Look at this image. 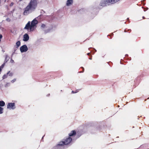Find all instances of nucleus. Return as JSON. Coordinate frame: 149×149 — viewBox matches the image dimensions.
<instances>
[{
  "mask_svg": "<svg viewBox=\"0 0 149 149\" xmlns=\"http://www.w3.org/2000/svg\"><path fill=\"white\" fill-rule=\"evenodd\" d=\"M7 75H9V76H12L13 75V73L12 72H9L7 73Z\"/></svg>",
  "mask_w": 149,
  "mask_h": 149,
  "instance_id": "14",
  "label": "nucleus"
},
{
  "mask_svg": "<svg viewBox=\"0 0 149 149\" xmlns=\"http://www.w3.org/2000/svg\"><path fill=\"white\" fill-rule=\"evenodd\" d=\"M20 45V42L19 41H17L16 43V47H18Z\"/></svg>",
  "mask_w": 149,
  "mask_h": 149,
  "instance_id": "12",
  "label": "nucleus"
},
{
  "mask_svg": "<svg viewBox=\"0 0 149 149\" xmlns=\"http://www.w3.org/2000/svg\"><path fill=\"white\" fill-rule=\"evenodd\" d=\"M89 54V53H88V54Z\"/></svg>",
  "mask_w": 149,
  "mask_h": 149,
  "instance_id": "24",
  "label": "nucleus"
},
{
  "mask_svg": "<svg viewBox=\"0 0 149 149\" xmlns=\"http://www.w3.org/2000/svg\"><path fill=\"white\" fill-rule=\"evenodd\" d=\"M78 92V91H76V92H74V91H72V93H75L77 92Z\"/></svg>",
  "mask_w": 149,
  "mask_h": 149,
  "instance_id": "20",
  "label": "nucleus"
},
{
  "mask_svg": "<svg viewBox=\"0 0 149 149\" xmlns=\"http://www.w3.org/2000/svg\"><path fill=\"white\" fill-rule=\"evenodd\" d=\"M71 141L72 139L69 137L67 139L65 140V141L60 142L59 143L58 145L62 146L64 145L68 144L71 142Z\"/></svg>",
  "mask_w": 149,
  "mask_h": 149,
  "instance_id": "4",
  "label": "nucleus"
},
{
  "mask_svg": "<svg viewBox=\"0 0 149 149\" xmlns=\"http://www.w3.org/2000/svg\"><path fill=\"white\" fill-rule=\"evenodd\" d=\"M1 68H0V72L1 71Z\"/></svg>",
  "mask_w": 149,
  "mask_h": 149,
  "instance_id": "22",
  "label": "nucleus"
},
{
  "mask_svg": "<svg viewBox=\"0 0 149 149\" xmlns=\"http://www.w3.org/2000/svg\"><path fill=\"white\" fill-rule=\"evenodd\" d=\"M2 37V36L1 35H0V42L1 41V39Z\"/></svg>",
  "mask_w": 149,
  "mask_h": 149,
  "instance_id": "17",
  "label": "nucleus"
},
{
  "mask_svg": "<svg viewBox=\"0 0 149 149\" xmlns=\"http://www.w3.org/2000/svg\"><path fill=\"white\" fill-rule=\"evenodd\" d=\"M7 77L6 75H4L3 77V78L4 79L6 78Z\"/></svg>",
  "mask_w": 149,
  "mask_h": 149,
  "instance_id": "18",
  "label": "nucleus"
},
{
  "mask_svg": "<svg viewBox=\"0 0 149 149\" xmlns=\"http://www.w3.org/2000/svg\"><path fill=\"white\" fill-rule=\"evenodd\" d=\"M45 25L44 24H42L41 25V27L43 28H44L45 27Z\"/></svg>",
  "mask_w": 149,
  "mask_h": 149,
  "instance_id": "15",
  "label": "nucleus"
},
{
  "mask_svg": "<svg viewBox=\"0 0 149 149\" xmlns=\"http://www.w3.org/2000/svg\"><path fill=\"white\" fill-rule=\"evenodd\" d=\"M38 23V21L35 19L31 22V25L30 22H29L26 25L24 29L27 30L29 29L30 31H33L36 28V25Z\"/></svg>",
  "mask_w": 149,
  "mask_h": 149,
  "instance_id": "1",
  "label": "nucleus"
},
{
  "mask_svg": "<svg viewBox=\"0 0 149 149\" xmlns=\"http://www.w3.org/2000/svg\"><path fill=\"white\" fill-rule=\"evenodd\" d=\"M16 81V79H14L13 80L11 81V82L13 83H14Z\"/></svg>",
  "mask_w": 149,
  "mask_h": 149,
  "instance_id": "16",
  "label": "nucleus"
},
{
  "mask_svg": "<svg viewBox=\"0 0 149 149\" xmlns=\"http://www.w3.org/2000/svg\"><path fill=\"white\" fill-rule=\"evenodd\" d=\"M3 108L1 107H0V114H1L3 113Z\"/></svg>",
  "mask_w": 149,
  "mask_h": 149,
  "instance_id": "13",
  "label": "nucleus"
},
{
  "mask_svg": "<svg viewBox=\"0 0 149 149\" xmlns=\"http://www.w3.org/2000/svg\"><path fill=\"white\" fill-rule=\"evenodd\" d=\"M9 19H7L6 20H7V21H9Z\"/></svg>",
  "mask_w": 149,
  "mask_h": 149,
  "instance_id": "21",
  "label": "nucleus"
},
{
  "mask_svg": "<svg viewBox=\"0 0 149 149\" xmlns=\"http://www.w3.org/2000/svg\"><path fill=\"white\" fill-rule=\"evenodd\" d=\"M7 108L10 109H15V103H8L7 106Z\"/></svg>",
  "mask_w": 149,
  "mask_h": 149,
  "instance_id": "6",
  "label": "nucleus"
},
{
  "mask_svg": "<svg viewBox=\"0 0 149 149\" xmlns=\"http://www.w3.org/2000/svg\"><path fill=\"white\" fill-rule=\"evenodd\" d=\"M143 19H144V17H143Z\"/></svg>",
  "mask_w": 149,
  "mask_h": 149,
  "instance_id": "23",
  "label": "nucleus"
},
{
  "mask_svg": "<svg viewBox=\"0 0 149 149\" xmlns=\"http://www.w3.org/2000/svg\"><path fill=\"white\" fill-rule=\"evenodd\" d=\"M73 2V0H68L67 2V5L68 6H70L72 4Z\"/></svg>",
  "mask_w": 149,
  "mask_h": 149,
  "instance_id": "9",
  "label": "nucleus"
},
{
  "mask_svg": "<svg viewBox=\"0 0 149 149\" xmlns=\"http://www.w3.org/2000/svg\"><path fill=\"white\" fill-rule=\"evenodd\" d=\"M37 5V0H31L27 6L32 10L34 11L36 9Z\"/></svg>",
  "mask_w": 149,
  "mask_h": 149,
  "instance_id": "3",
  "label": "nucleus"
},
{
  "mask_svg": "<svg viewBox=\"0 0 149 149\" xmlns=\"http://www.w3.org/2000/svg\"><path fill=\"white\" fill-rule=\"evenodd\" d=\"M3 66H4V65H3V64L2 65H1V68H1V69L2 68H3Z\"/></svg>",
  "mask_w": 149,
  "mask_h": 149,
  "instance_id": "19",
  "label": "nucleus"
},
{
  "mask_svg": "<svg viewBox=\"0 0 149 149\" xmlns=\"http://www.w3.org/2000/svg\"><path fill=\"white\" fill-rule=\"evenodd\" d=\"M33 10H31L29 8V6H27L25 8V10L24 12V15H27L30 12H31Z\"/></svg>",
  "mask_w": 149,
  "mask_h": 149,
  "instance_id": "5",
  "label": "nucleus"
},
{
  "mask_svg": "<svg viewBox=\"0 0 149 149\" xmlns=\"http://www.w3.org/2000/svg\"><path fill=\"white\" fill-rule=\"evenodd\" d=\"M28 49L27 46L25 45L22 46L20 48V50L21 52H26L28 50Z\"/></svg>",
  "mask_w": 149,
  "mask_h": 149,
  "instance_id": "7",
  "label": "nucleus"
},
{
  "mask_svg": "<svg viewBox=\"0 0 149 149\" xmlns=\"http://www.w3.org/2000/svg\"><path fill=\"white\" fill-rule=\"evenodd\" d=\"M118 1V0H102L100 5L102 6H104L114 3Z\"/></svg>",
  "mask_w": 149,
  "mask_h": 149,
  "instance_id": "2",
  "label": "nucleus"
},
{
  "mask_svg": "<svg viewBox=\"0 0 149 149\" xmlns=\"http://www.w3.org/2000/svg\"><path fill=\"white\" fill-rule=\"evenodd\" d=\"M76 134V132L75 131H72L69 134V136H71L74 135L75 134Z\"/></svg>",
  "mask_w": 149,
  "mask_h": 149,
  "instance_id": "10",
  "label": "nucleus"
},
{
  "mask_svg": "<svg viewBox=\"0 0 149 149\" xmlns=\"http://www.w3.org/2000/svg\"><path fill=\"white\" fill-rule=\"evenodd\" d=\"M5 105V103L3 101H0V106L3 107Z\"/></svg>",
  "mask_w": 149,
  "mask_h": 149,
  "instance_id": "11",
  "label": "nucleus"
},
{
  "mask_svg": "<svg viewBox=\"0 0 149 149\" xmlns=\"http://www.w3.org/2000/svg\"><path fill=\"white\" fill-rule=\"evenodd\" d=\"M120 0H118V1H119Z\"/></svg>",
  "mask_w": 149,
  "mask_h": 149,
  "instance_id": "25",
  "label": "nucleus"
},
{
  "mask_svg": "<svg viewBox=\"0 0 149 149\" xmlns=\"http://www.w3.org/2000/svg\"><path fill=\"white\" fill-rule=\"evenodd\" d=\"M29 39V36L28 35L27 33L25 34L23 36V40L24 41H27Z\"/></svg>",
  "mask_w": 149,
  "mask_h": 149,
  "instance_id": "8",
  "label": "nucleus"
}]
</instances>
